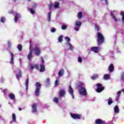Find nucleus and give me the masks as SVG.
I'll use <instances>...</instances> for the list:
<instances>
[{
  "instance_id": "obj_31",
  "label": "nucleus",
  "mask_w": 124,
  "mask_h": 124,
  "mask_svg": "<svg viewBox=\"0 0 124 124\" xmlns=\"http://www.w3.org/2000/svg\"><path fill=\"white\" fill-rule=\"evenodd\" d=\"M54 8H59V6H60V3L58 2H55L53 5Z\"/></svg>"
},
{
  "instance_id": "obj_10",
  "label": "nucleus",
  "mask_w": 124,
  "mask_h": 124,
  "mask_svg": "<svg viewBox=\"0 0 124 124\" xmlns=\"http://www.w3.org/2000/svg\"><path fill=\"white\" fill-rule=\"evenodd\" d=\"M68 93L72 97L73 99H74V94H73V89L71 87V86H69L68 88Z\"/></svg>"
},
{
  "instance_id": "obj_21",
  "label": "nucleus",
  "mask_w": 124,
  "mask_h": 124,
  "mask_svg": "<svg viewBox=\"0 0 124 124\" xmlns=\"http://www.w3.org/2000/svg\"><path fill=\"white\" fill-rule=\"evenodd\" d=\"M40 72H44L45 71V65L44 64H40Z\"/></svg>"
},
{
  "instance_id": "obj_30",
  "label": "nucleus",
  "mask_w": 124,
  "mask_h": 124,
  "mask_svg": "<svg viewBox=\"0 0 124 124\" xmlns=\"http://www.w3.org/2000/svg\"><path fill=\"white\" fill-rule=\"evenodd\" d=\"M12 118L14 123H16V115L15 113H13Z\"/></svg>"
},
{
  "instance_id": "obj_23",
  "label": "nucleus",
  "mask_w": 124,
  "mask_h": 124,
  "mask_svg": "<svg viewBox=\"0 0 124 124\" xmlns=\"http://www.w3.org/2000/svg\"><path fill=\"white\" fill-rule=\"evenodd\" d=\"M122 92H123V91H122V90H121V91H118L117 92V94H116L117 96L116 97V101H118L119 100V99L120 98V96L121 95V93Z\"/></svg>"
},
{
  "instance_id": "obj_50",
  "label": "nucleus",
  "mask_w": 124,
  "mask_h": 124,
  "mask_svg": "<svg viewBox=\"0 0 124 124\" xmlns=\"http://www.w3.org/2000/svg\"><path fill=\"white\" fill-rule=\"evenodd\" d=\"M59 81L58 80V79H57L55 81V86H59V83H58Z\"/></svg>"
},
{
  "instance_id": "obj_51",
  "label": "nucleus",
  "mask_w": 124,
  "mask_h": 124,
  "mask_svg": "<svg viewBox=\"0 0 124 124\" xmlns=\"http://www.w3.org/2000/svg\"><path fill=\"white\" fill-rule=\"evenodd\" d=\"M51 32H55L56 31V29L53 28L51 30Z\"/></svg>"
},
{
  "instance_id": "obj_39",
  "label": "nucleus",
  "mask_w": 124,
  "mask_h": 124,
  "mask_svg": "<svg viewBox=\"0 0 124 124\" xmlns=\"http://www.w3.org/2000/svg\"><path fill=\"white\" fill-rule=\"evenodd\" d=\"M109 55H110V56H111V58H112V59L114 60V59H115V57H114V56H113V55H114V51H110L109 52Z\"/></svg>"
},
{
  "instance_id": "obj_42",
  "label": "nucleus",
  "mask_w": 124,
  "mask_h": 124,
  "mask_svg": "<svg viewBox=\"0 0 124 124\" xmlns=\"http://www.w3.org/2000/svg\"><path fill=\"white\" fill-rule=\"evenodd\" d=\"M46 83L47 86H49L50 85V79L49 78H46Z\"/></svg>"
},
{
  "instance_id": "obj_61",
  "label": "nucleus",
  "mask_w": 124,
  "mask_h": 124,
  "mask_svg": "<svg viewBox=\"0 0 124 124\" xmlns=\"http://www.w3.org/2000/svg\"><path fill=\"white\" fill-rule=\"evenodd\" d=\"M0 107H1V105H0Z\"/></svg>"
},
{
  "instance_id": "obj_22",
  "label": "nucleus",
  "mask_w": 124,
  "mask_h": 124,
  "mask_svg": "<svg viewBox=\"0 0 124 124\" xmlns=\"http://www.w3.org/2000/svg\"><path fill=\"white\" fill-rule=\"evenodd\" d=\"M108 70L109 72H113L114 71V65L110 64L108 67Z\"/></svg>"
},
{
  "instance_id": "obj_34",
  "label": "nucleus",
  "mask_w": 124,
  "mask_h": 124,
  "mask_svg": "<svg viewBox=\"0 0 124 124\" xmlns=\"http://www.w3.org/2000/svg\"><path fill=\"white\" fill-rule=\"evenodd\" d=\"M65 39L67 41V42L65 43L66 45H67L68 43H70V42H69L71 40L70 38L68 37H65Z\"/></svg>"
},
{
  "instance_id": "obj_28",
  "label": "nucleus",
  "mask_w": 124,
  "mask_h": 124,
  "mask_svg": "<svg viewBox=\"0 0 124 124\" xmlns=\"http://www.w3.org/2000/svg\"><path fill=\"white\" fill-rule=\"evenodd\" d=\"M25 86H26V91H28V88H29V78H27L26 79V80L25 81Z\"/></svg>"
},
{
  "instance_id": "obj_29",
  "label": "nucleus",
  "mask_w": 124,
  "mask_h": 124,
  "mask_svg": "<svg viewBox=\"0 0 124 124\" xmlns=\"http://www.w3.org/2000/svg\"><path fill=\"white\" fill-rule=\"evenodd\" d=\"M0 90H1V92H2V93H4V95H5H5L7 94V93H9V91H8V90H7V89H5V90H2V88H0Z\"/></svg>"
},
{
  "instance_id": "obj_16",
  "label": "nucleus",
  "mask_w": 124,
  "mask_h": 124,
  "mask_svg": "<svg viewBox=\"0 0 124 124\" xmlns=\"http://www.w3.org/2000/svg\"><path fill=\"white\" fill-rule=\"evenodd\" d=\"M113 110L115 114H119L120 113V109L119 108V106H115L113 108Z\"/></svg>"
},
{
  "instance_id": "obj_25",
  "label": "nucleus",
  "mask_w": 124,
  "mask_h": 124,
  "mask_svg": "<svg viewBox=\"0 0 124 124\" xmlns=\"http://www.w3.org/2000/svg\"><path fill=\"white\" fill-rule=\"evenodd\" d=\"M77 17H78V19H82V17H83V13H82V12H79L78 14Z\"/></svg>"
},
{
  "instance_id": "obj_12",
  "label": "nucleus",
  "mask_w": 124,
  "mask_h": 124,
  "mask_svg": "<svg viewBox=\"0 0 124 124\" xmlns=\"http://www.w3.org/2000/svg\"><path fill=\"white\" fill-rule=\"evenodd\" d=\"M32 112L33 113H36L37 112V104H33L31 106Z\"/></svg>"
},
{
  "instance_id": "obj_20",
  "label": "nucleus",
  "mask_w": 124,
  "mask_h": 124,
  "mask_svg": "<svg viewBox=\"0 0 124 124\" xmlns=\"http://www.w3.org/2000/svg\"><path fill=\"white\" fill-rule=\"evenodd\" d=\"M21 76H22V72L21 71V70H18V74H16V79H17V80H19V79L21 78Z\"/></svg>"
},
{
  "instance_id": "obj_57",
  "label": "nucleus",
  "mask_w": 124,
  "mask_h": 124,
  "mask_svg": "<svg viewBox=\"0 0 124 124\" xmlns=\"http://www.w3.org/2000/svg\"><path fill=\"white\" fill-rule=\"evenodd\" d=\"M116 52H117V53H121V50H119V48H117V49H116Z\"/></svg>"
},
{
  "instance_id": "obj_62",
  "label": "nucleus",
  "mask_w": 124,
  "mask_h": 124,
  "mask_svg": "<svg viewBox=\"0 0 124 124\" xmlns=\"http://www.w3.org/2000/svg\"><path fill=\"white\" fill-rule=\"evenodd\" d=\"M31 0H28V1H31Z\"/></svg>"
},
{
  "instance_id": "obj_13",
  "label": "nucleus",
  "mask_w": 124,
  "mask_h": 124,
  "mask_svg": "<svg viewBox=\"0 0 124 124\" xmlns=\"http://www.w3.org/2000/svg\"><path fill=\"white\" fill-rule=\"evenodd\" d=\"M30 67L31 71L33 70L34 68H36V69H39V65L37 64H33L32 63L30 64Z\"/></svg>"
},
{
  "instance_id": "obj_35",
  "label": "nucleus",
  "mask_w": 124,
  "mask_h": 124,
  "mask_svg": "<svg viewBox=\"0 0 124 124\" xmlns=\"http://www.w3.org/2000/svg\"><path fill=\"white\" fill-rule=\"evenodd\" d=\"M63 36H62V35H61L60 36H59L58 37V41L59 42H62V38H63Z\"/></svg>"
},
{
  "instance_id": "obj_18",
  "label": "nucleus",
  "mask_w": 124,
  "mask_h": 124,
  "mask_svg": "<svg viewBox=\"0 0 124 124\" xmlns=\"http://www.w3.org/2000/svg\"><path fill=\"white\" fill-rule=\"evenodd\" d=\"M11 60H10V63L11 64H14V54L13 53H11Z\"/></svg>"
},
{
  "instance_id": "obj_36",
  "label": "nucleus",
  "mask_w": 124,
  "mask_h": 124,
  "mask_svg": "<svg viewBox=\"0 0 124 124\" xmlns=\"http://www.w3.org/2000/svg\"><path fill=\"white\" fill-rule=\"evenodd\" d=\"M112 103H113V100H112V98L109 97L108 100V105H111Z\"/></svg>"
},
{
  "instance_id": "obj_60",
  "label": "nucleus",
  "mask_w": 124,
  "mask_h": 124,
  "mask_svg": "<svg viewBox=\"0 0 124 124\" xmlns=\"http://www.w3.org/2000/svg\"><path fill=\"white\" fill-rule=\"evenodd\" d=\"M19 111H22V108H19Z\"/></svg>"
},
{
  "instance_id": "obj_8",
  "label": "nucleus",
  "mask_w": 124,
  "mask_h": 124,
  "mask_svg": "<svg viewBox=\"0 0 124 124\" xmlns=\"http://www.w3.org/2000/svg\"><path fill=\"white\" fill-rule=\"evenodd\" d=\"M71 118H72V119H74V120H80L82 116L78 114L71 113Z\"/></svg>"
},
{
  "instance_id": "obj_47",
  "label": "nucleus",
  "mask_w": 124,
  "mask_h": 124,
  "mask_svg": "<svg viewBox=\"0 0 124 124\" xmlns=\"http://www.w3.org/2000/svg\"><path fill=\"white\" fill-rule=\"evenodd\" d=\"M66 29H67L66 26L62 25V30H66Z\"/></svg>"
},
{
  "instance_id": "obj_38",
  "label": "nucleus",
  "mask_w": 124,
  "mask_h": 124,
  "mask_svg": "<svg viewBox=\"0 0 124 124\" xmlns=\"http://www.w3.org/2000/svg\"><path fill=\"white\" fill-rule=\"evenodd\" d=\"M53 102H55V103H58L59 98H58V97H55V98H53Z\"/></svg>"
},
{
  "instance_id": "obj_14",
  "label": "nucleus",
  "mask_w": 124,
  "mask_h": 124,
  "mask_svg": "<svg viewBox=\"0 0 124 124\" xmlns=\"http://www.w3.org/2000/svg\"><path fill=\"white\" fill-rule=\"evenodd\" d=\"M65 95V90L62 89L59 91V96L60 97H63Z\"/></svg>"
},
{
  "instance_id": "obj_54",
  "label": "nucleus",
  "mask_w": 124,
  "mask_h": 124,
  "mask_svg": "<svg viewBox=\"0 0 124 124\" xmlns=\"http://www.w3.org/2000/svg\"><path fill=\"white\" fill-rule=\"evenodd\" d=\"M1 83H4V78H1L0 79Z\"/></svg>"
},
{
  "instance_id": "obj_53",
  "label": "nucleus",
  "mask_w": 124,
  "mask_h": 124,
  "mask_svg": "<svg viewBox=\"0 0 124 124\" xmlns=\"http://www.w3.org/2000/svg\"><path fill=\"white\" fill-rule=\"evenodd\" d=\"M9 14H13V11L12 10H10L8 11Z\"/></svg>"
},
{
  "instance_id": "obj_46",
  "label": "nucleus",
  "mask_w": 124,
  "mask_h": 124,
  "mask_svg": "<svg viewBox=\"0 0 124 124\" xmlns=\"http://www.w3.org/2000/svg\"><path fill=\"white\" fill-rule=\"evenodd\" d=\"M121 80H124V73H122L121 74Z\"/></svg>"
},
{
  "instance_id": "obj_37",
  "label": "nucleus",
  "mask_w": 124,
  "mask_h": 124,
  "mask_svg": "<svg viewBox=\"0 0 124 124\" xmlns=\"http://www.w3.org/2000/svg\"><path fill=\"white\" fill-rule=\"evenodd\" d=\"M28 10L29 11H30V13H31V14H32V15H33V14H34L35 11H34V10L32 9H31V8H28Z\"/></svg>"
},
{
  "instance_id": "obj_63",
  "label": "nucleus",
  "mask_w": 124,
  "mask_h": 124,
  "mask_svg": "<svg viewBox=\"0 0 124 124\" xmlns=\"http://www.w3.org/2000/svg\"><path fill=\"white\" fill-rule=\"evenodd\" d=\"M59 0L60 1H62V0Z\"/></svg>"
},
{
  "instance_id": "obj_44",
  "label": "nucleus",
  "mask_w": 124,
  "mask_h": 124,
  "mask_svg": "<svg viewBox=\"0 0 124 124\" xmlns=\"http://www.w3.org/2000/svg\"><path fill=\"white\" fill-rule=\"evenodd\" d=\"M121 15L122 16V20L123 22V23H124V14H123V13H121Z\"/></svg>"
},
{
  "instance_id": "obj_49",
  "label": "nucleus",
  "mask_w": 124,
  "mask_h": 124,
  "mask_svg": "<svg viewBox=\"0 0 124 124\" xmlns=\"http://www.w3.org/2000/svg\"><path fill=\"white\" fill-rule=\"evenodd\" d=\"M36 6H37L36 3H33L32 5V8H35V7H36Z\"/></svg>"
},
{
  "instance_id": "obj_59",
  "label": "nucleus",
  "mask_w": 124,
  "mask_h": 124,
  "mask_svg": "<svg viewBox=\"0 0 124 124\" xmlns=\"http://www.w3.org/2000/svg\"><path fill=\"white\" fill-rule=\"evenodd\" d=\"M17 0H13V1H14V2H16Z\"/></svg>"
},
{
  "instance_id": "obj_55",
  "label": "nucleus",
  "mask_w": 124,
  "mask_h": 124,
  "mask_svg": "<svg viewBox=\"0 0 124 124\" xmlns=\"http://www.w3.org/2000/svg\"><path fill=\"white\" fill-rule=\"evenodd\" d=\"M19 62L20 65H22V59H19Z\"/></svg>"
},
{
  "instance_id": "obj_26",
  "label": "nucleus",
  "mask_w": 124,
  "mask_h": 124,
  "mask_svg": "<svg viewBox=\"0 0 124 124\" xmlns=\"http://www.w3.org/2000/svg\"><path fill=\"white\" fill-rule=\"evenodd\" d=\"M51 12H49L47 14V21L49 23H50V22H51Z\"/></svg>"
},
{
  "instance_id": "obj_2",
  "label": "nucleus",
  "mask_w": 124,
  "mask_h": 124,
  "mask_svg": "<svg viewBox=\"0 0 124 124\" xmlns=\"http://www.w3.org/2000/svg\"><path fill=\"white\" fill-rule=\"evenodd\" d=\"M97 41L99 46L101 45L102 43H104V37L103 35L99 32L97 33Z\"/></svg>"
},
{
  "instance_id": "obj_7",
  "label": "nucleus",
  "mask_w": 124,
  "mask_h": 124,
  "mask_svg": "<svg viewBox=\"0 0 124 124\" xmlns=\"http://www.w3.org/2000/svg\"><path fill=\"white\" fill-rule=\"evenodd\" d=\"M96 86H97V89H96L97 93H101L102 91L104 90V87L102 86V84L100 83H97Z\"/></svg>"
},
{
  "instance_id": "obj_24",
  "label": "nucleus",
  "mask_w": 124,
  "mask_h": 124,
  "mask_svg": "<svg viewBox=\"0 0 124 124\" xmlns=\"http://www.w3.org/2000/svg\"><path fill=\"white\" fill-rule=\"evenodd\" d=\"M64 72V71H63V69H62L60 71H59L58 73V75L59 77H62V76H63Z\"/></svg>"
},
{
  "instance_id": "obj_43",
  "label": "nucleus",
  "mask_w": 124,
  "mask_h": 124,
  "mask_svg": "<svg viewBox=\"0 0 124 124\" xmlns=\"http://www.w3.org/2000/svg\"><path fill=\"white\" fill-rule=\"evenodd\" d=\"M78 61L80 63H81V62H82V58H81L80 57H78Z\"/></svg>"
},
{
  "instance_id": "obj_41",
  "label": "nucleus",
  "mask_w": 124,
  "mask_h": 124,
  "mask_svg": "<svg viewBox=\"0 0 124 124\" xmlns=\"http://www.w3.org/2000/svg\"><path fill=\"white\" fill-rule=\"evenodd\" d=\"M17 48L18 50V51H22V45H18Z\"/></svg>"
},
{
  "instance_id": "obj_3",
  "label": "nucleus",
  "mask_w": 124,
  "mask_h": 124,
  "mask_svg": "<svg viewBox=\"0 0 124 124\" xmlns=\"http://www.w3.org/2000/svg\"><path fill=\"white\" fill-rule=\"evenodd\" d=\"M116 13H117V11H113L110 12V16L112 19L114 21V23H118V22H120V19L119 17H117L116 16Z\"/></svg>"
},
{
  "instance_id": "obj_32",
  "label": "nucleus",
  "mask_w": 124,
  "mask_h": 124,
  "mask_svg": "<svg viewBox=\"0 0 124 124\" xmlns=\"http://www.w3.org/2000/svg\"><path fill=\"white\" fill-rule=\"evenodd\" d=\"M96 124H103V121H102V120H101V119H97L96 120Z\"/></svg>"
},
{
  "instance_id": "obj_64",
  "label": "nucleus",
  "mask_w": 124,
  "mask_h": 124,
  "mask_svg": "<svg viewBox=\"0 0 124 124\" xmlns=\"http://www.w3.org/2000/svg\"><path fill=\"white\" fill-rule=\"evenodd\" d=\"M9 104H10V102H9Z\"/></svg>"
},
{
  "instance_id": "obj_40",
  "label": "nucleus",
  "mask_w": 124,
  "mask_h": 124,
  "mask_svg": "<svg viewBox=\"0 0 124 124\" xmlns=\"http://www.w3.org/2000/svg\"><path fill=\"white\" fill-rule=\"evenodd\" d=\"M1 23H4L5 22V17L2 16L0 18Z\"/></svg>"
},
{
  "instance_id": "obj_9",
  "label": "nucleus",
  "mask_w": 124,
  "mask_h": 124,
  "mask_svg": "<svg viewBox=\"0 0 124 124\" xmlns=\"http://www.w3.org/2000/svg\"><path fill=\"white\" fill-rule=\"evenodd\" d=\"M13 15L14 16H15V19H14L15 22L17 23L18 19L21 18V15L17 13H14L13 14Z\"/></svg>"
},
{
  "instance_id": "obj_58",
  "label": "nucleus",
  "mask_w": 124,
  "mask_h": 124,
  "mask_svg": "<svg viewBox=\"0 0 124 124\" xmlns=\"http://www.w3.org/2000/svg\"><path fill=\"white\" fill-rule=\"evenodd\" d=\"M41 62L42 63H44V60H43V59H42V61H41Z\"/></svg>"
},
{
  "instance_id": "obj_6",
  "label": "nucleus",
  "mask_w": 124,
  "mask_h": 124,
  "mask_svg": "<svg viewBox=\"0 0 124 124\" xmlns=\"http://www.w3.org/2000/svg\"><path fill=\"white\" fill-rule=\"evenodd\" d=\"M33 51L34 52V54L37 57H38V56L41 54V49H40V47L39 46H35V47L33 49Z\"/></svg>"
},
{
  "instance_id": "obj_48",
  "label": "nucleus",
  "mask_w": 124,
  "mask_h": 124,
  "mask_svg": "<svg viewBox=\"0 0 124 124\" xmlns=\"http://www.w3.org/2000/svg\"><path fill=\"white\" fill-rule=\"evenodd\" d=\"M8 46L9 47H11V42L10 41H8Z\"/></svg>"
},
{
  "instance_id": "obj_1",
  "label": "nucleus",
  "mask_w": 124,
  "mask_h": 124,
  "mask_svg": "<svg viewBox=\"0 0 124 124\" xmlns=\"http://www.w3.org/2000/svg\"><path fill=\"white\" fill-rule=\"evenodd\" d=\"M84 86L85 83L83 82H81L79 85L78 93L82 96H86L87 95V89L84 87Z\"/></svg>"
},
{
  "instance_id": "obj_4",
  "label": "nucleus",
  "mask_w": 124,
  "mask_h": 124,
  "mask_svg": "<svg viewBox=\"0 0 124 124\" xmlns=\"http://www.w3.org/2000/svg\"><path fill=\"white\" fill-rule=\"evenodd\" d=\"M35 96H39L40 93V89H41V84L39 82H36L35 84Z\"/></svg>"
},
{
  "instance_id": "obj_11",
  "label": "nucleus",
  "mask_w": 124,
  "mask_h": 124,
  "mask_svg": "<svg viewBox=\"0 0 124 124\" xmlns=\"http://www.w3.org/2000/svg\"><path fill=\"white\" fill-rule=\"evenodd\" d=\"M30 52L27 56V59L29 61H31L32 60V50H31V46H30Z\"/></svg>"
},
{
  "instance_id": "obj_19",
  "label": "nucleus",
  "mask_w": 124,
  "mask_h": 124,
  "mask_svg": "<svg viewBox=\"0 0 124 124\" xmlns=\"http://www.w3.org/2000/svg\"><path fill=\"white\" fill-rule=\"evenodd\" d=\"M91 51H93V52H94V53H98V47H97V46L92 47Z\"/></svg>"
},
{
  "instance_id": "obj_15",
  "label": "nucleus",
  "mask_w": 124,
  "mask_h": 124,
  "mask_svg": "<svg viewBox=\"0 0 124 124\" xmlns=\"http://www.w3.org/2000/svg\"><path fill=\"white\" fill-rule=\"evenodd\" d=\"M9 97L11 99V100H13L14 103H15L16 101H15V95L13 94V93H11L9 94Z\"/></svg>"
},
{
  "instance_id": "obj_5",
  "label": "nucleus",
  "mask_w": 124,
  "mask_h": 124,
  "mask_svg": "<svg viewBox=\"0 0 124 124\" xmlns=\"http://www.w3.org/2000/svg\"><path fill=\"white\" fill-rule=\"evenodd\" d=\"M81 26H82V22L79 20L76 21L75 23V31H78Z\"/></svg>"
},
{
  "instance_id": "obj_17",
  "label": "nucleus",
  "mask_w": 124,
  "mask_h": 124,
  "mask_svg": "<svg viewBox=\"0 0 124 124\" xmlns=\"http://www.w3.org/2000/svg\"><path fill=\"white\" fill-rule=\"evenodd\" d=\"M66 45V46H67L68 50H71V51H73L74 47H73V46H72V45L70 44V43H68Z\"/></svg>"
},
{
  "instance_id": "obj_33",
  "label": "nucleus",
  "mask_w": 124,
  "mask_h": 124,
  "mask_svg": "<svg viewBox=\"0 0 124 124\" xmlns=\"http://www.w3.org/2000/svg\"><path fill=\"white\" fill-rule=\"evenodd\" d=\"M97 78H98V75H96V74L93 75L91 77V78L92 79V80H95V79H97Z\"/></svg>"
},
{
  "instance_id": "obj_56",
  "label": "nucleus",
  "mask_w": 124,
  "mask_h": 124,
  "mask_svg": "<svg viewBox=\"0 0 124 124\" xmlns=\"http://www.w3.org/2000/svg\"><path fill=\"white\" fill-rule=\"evenodd\" d=\"M105 1V3L106 4V5H108V1L107 0H104Z\"/></svg>"
},
{
  "instance_id": "obj_27",
  "label": "nucleus",
  "mask_w": 124,
  "mask_h": 124,
  "mask_svg": "<svg viewBox=\"0 0 124 124\" xmlns=\"http://www.w3.org/2000/svg\"><path fill=\"white\" fill-rule=\"evenodd\" d=\"M103 79L104 80H109V79H110V75L108 74H105L104 76Z\"/></svg>"
},
{
  "instance_id": "obj_45",
  "label": "nucleus",
  "mask_w": 124,
  "mask_h": 124,
  "mask_svg": "<svg viewBox=\"0 0 124 124\" xmlns=\"http://www.w3.org/2000/svg\"><path fill=\"white\" fill-rule=\"evenodd\" d=\"M53 6V4H52V3H50L49 6H48V7H49V10H52V7Z\"/></svg>"
},
{
  "instance_id": "obj_52",
  "label": "nucleus",
  "mask_w": 124,
  "mask_h": 124,
  "mask_svg": "<svg viewBox=\"0 0 124 124\" xmlns=\"http://www.w3.org/2000/svg\"><path fill=\"white\" fill-rule=\"evenodd\" d=\"M95 29L97 30V31H99V26L97 25H95Z\"/></svg>"
}]
</instances>
